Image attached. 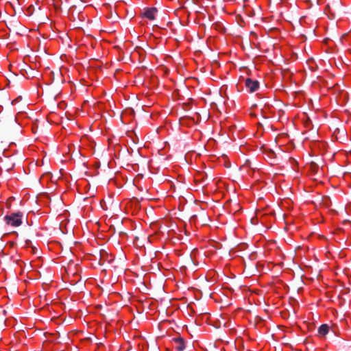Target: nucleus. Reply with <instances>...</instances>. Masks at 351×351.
<instances>
[{
    "instance_id": "f257e3e1",
    "label": "nucleus",
    "mask_w": 351,
    "mask_h": 351,
    "mask_svg": "<svg viewBox=\"0 0 351 351\" xmlns=\"http://www.w3.org/2000/svg\"><path fill=\"white\" fill-rule=\"evenodd\" d=\"M23 215L21 212L12 213L6 215L3 220L7 226L12 228L20 226L23 223Z\"/></svg>"
},
{
    "instance_id": "f03ea898",
    "label": "nucleus",
    "mask_w": 351,
    "mask_h": 351,
    "mask_svg": "<svg viewBox=\"0 0 351 351\" xmlns=\"http://www.w3.org/2000/svg\"><path fill=\"white\" fill-rule=\"evenodd\" d=\"M245 86L250 93L256 91L259 87V83L256 80H253L251 78L245 80Z\"/></svg>"
},
{
    "instance_id": "7ed1b4c3",
    "label": "nucleus",
    "mask_w": 351,
    "mask_h": 351,
    "mask_svg": "<svg viewBox=\"0 0 351 351\" xmlns=\"http://www.w3.org/2000/svg\"><path fill=\"white\" fill-rule=\"evenodd\" d=\"M156 12L157 10L154 8H152L146 10L144 12L143 15L149 20H154L155 19V15Z\"/></svg>"
},
{
    "instance_id": "20e7f679",
    "label": "nucleus",
    "mask_w": 351,
    "mask_h": 351,
    "mask_svg": "<svg viewBox=\"0 0 351 351\" xmlns=\"http://www.w3.org/2000/svg\"><path fill=\"white\" fill-rule=\"evenodd\" d=\"M174 348L178 351L184 350V349L185 348L184 341L182 339H174Z\"/></svg>"
},
{
    "instance_id": "39448f33",
    "label": "nucleus",
    "mask_w": 351,
    "mask_h": 351,
    "mask_svg": "<svg viewBox=\"0 0 351 351\" xmlns=\"http://www.w3.org/2000/svg\"><path fill=\"white\" fill-rule=\"evenodd\" d=\"M328 330H329L328 326L326 324H322L319 328L318 332H319V335L325 336L328 332Z\"/></svg>"
},
{
    "instance_id": "423d86ee",
    "label": "nucleus",
    "mask_w": 351,
    "mask_h": 351,
    "mask_svg": "<svg viewBox=\"0 0 351 351\" xmlns=\"http://www.w3.org/2000/svg\"><path fill=\"white\" fill-rule=\"evenodd\" d=\"M16 102H17V99H15V100L12 101V104L15 105L16 104Z\"/></svg>"
}]
</instances>
